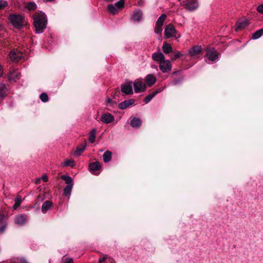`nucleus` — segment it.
I'll return each instance as SVG.
<instances>
[{"label":"nucleus","instance_id":"nucleus-1","mask_svg":"<svg viewBox=\"0 0 263 263\" xmlns=\"http://www.w3.org/2000/svg\"><path fill=\"white\" fill-rule=\"evenodd\" d=\"M47 20L46 15L42 12H37L33 15V24L36 33L43 32L46 27Z\"/></svg>","mask_w":263,"mask_h":263},{"label":"nucleus","instance_id":"nucleus-2","mask_svg":"<svg viewBox=\"0 0 263 263\" xmlns=\"http://www.w3.org/2000/svg\"><path fill=\"white\" fill-rule=\"evenodd\" d=\"M10 23L17 29L23 27L26 23L25 17L21 15L12 14L9 16Z\"/></svg>","mask_w":263,"mask_h":263},{"label":"nucleus","instance_id":"nucleus-3","mask_svg":"<svg viewBox=\"0 0 263 263\" xmlns=\"http://www.w3.org/2000/svg\"><path fill=\"white\" fill-rule=\"evenodd\" d=\"M182 5L187 10L192 11L198 8V3L197 0H186L183 3Z\"/></svg>","mask_w":263,"mask_h":263},{"label":"nucleus","instance_id":"nucleus-4","mask_svg":"<svg viewBox=\"0 0 263 263\" xmlns=\"http://www.w3.org/2000/svg\"><path fill=\"white\" fill-rule=\"evenodd\" d=\"M177 31L172 24L167 25L164 29V36L166 39L176 36Z\"/></svg>","mask_w":263,"mask_h":263},{"label":"nucleus","instance_id":"nucleus-5","mask_svg":"<svg viewBox=\"0 0 263 263\" xmlns=\"http://www.w3.org/2000/svg\"><path fill=\"white\" fill-rule=\"evenodd\" d=\"M134 88L135 92L140 93L145 91L146 89V84L141 80H137L134 83Z\"/></svg>","mask_w":263,"mask_h":263},{"label":"nucleus","instance_id":"nucleus-6","mask_svg":"<svg viewBox=\"0 0 263 263\" xmlns=\"http://www.w3.org/2000/svg\"><path fill=\"white\" fill-rule=\"evenodd\" d=\"M9 56L12 61L17 62L23 57V54L22 52L18 51L17 49H13L10 52Z\"/></svg>","mask_w":263,"mask_h":263},{"label":"nucleus","instance_id":"nucleus-7","mask_svg":"<svg viewBox=\"0 0 263 263\" xmlns=\"http://www.w3.org/2000/svg\"><path fill=\"white\" fill-rule=\"evenodd\" d=\"M172 65L169 60H163L159 63V68L163 73H166L171 70Z\"/></svg>","mask_w":263,"mask_h":263},{"label":"nucleus","instance_id":"nucleus-8","mask_svg":"<svg viewBox=\"0 0 263 263\" xmlns=\"http://www.w3.org/2000/svg\"><path fill=\"white\" fill-rule=\"evenodd\" d=\"M206 56L211 61H215L217 60L218 54L217 52L214 49H207Z\"/></svg>","mask_w":263,"mask_h":263},{"label":"nucleus","instance_id":"nucleus-9","mask_svg":"<svg viewBox=\"0 0 263 263\" xmlns=\"http://www.w3.org/2000/svg\"><path fill=\"white\" fill-rule=\"evenodd\" d=\"M114 117L110 113H105L102 115L101 121L105 124L111 123L114 120Z\"/></svg>","mask_w":263,"mask_h":263},{"label":"nucleus","instance_id":"nucleus-10","mask_svg":"<svg viewBox=\"0 0 263 263\" xmlns=\"http://www.w3.org/2000/svg\"><path fill=\"white\" fill-rule=\"evenodd\" d=\"M121 91L126 95H131L133 93L131 84H123L121 86Z\"/></svg>","mask_w":263,"mask_h":263},{"label":"nucleus","instance_id":"nucleus-11","mask_svg":"<svg viewBox=\"0 0 263 263\" xmlns=\"http://www.w3.org/2000/svg\"><path fill=\"white\" fill-rule=\"evenodd\" d=\"M135 101L134 99H129L127 100H125L119 104V108L120 109H124L126 108L129 107L130 105L134 104Z\"/></svg>","mask_w":263,"mask_h":263},{"label":"nucleus","instance_id":"nucleus-12","mask_svg":"<svg viewBox=\"0 0 263 263\" xmlns=\"http://www.w3.org/2000/svg\"><path fill=\"white\" fill-rule=\"evenodd\" d=\"M201 46H194L189 50V54L191 57H195L199 54L201 51Z\"/></svg>","mask_w":263,"mask_h":263},{"label":"nucleus","instance_id":"nucleus-13","mask_svg":"<svg viewBox=\"0 0 263 263\" xmlns=\"http://www.w3.org/2000/svg\"><path fill=\"white\" fill-rule=\"evenodd\" d=\"M20 79V73L14 69H11L8 75V79L10 81L15 82Z\"/></svg>","mask_w":263,"mask_h":263},{"label":"nucleus","instance_id":"nucleus-14","mask_svg":"<svg viewBox=\"0 0 263 263\" xmlns=\"http://www.w3.org/2000/svg\"><path fill=\"white\" fill-rule=\"evenodd\" d=\"M163 90V88H159L157 89L154 92L147 96L144 100V102L147 104L158 93L161 92Z\"/></svg>","mask_w":263,"mask_h":263},{"label":"nucleus","instance_id":"nucleus-15","mask_svg":"<svg viewBox=\"0 0 263 263\" xmlns=\"http://www.w3.org/2000/svg\"><path fill=\"white\" fill-rule=\"evenodd\" d=\"M145 81L148 86H152L156 82V78L152 74L147 75L145 78Z\"/></svg>","mask_w":263,"mask_h":263},{"label":"nucleus","instance_id":"nucleus-16","mask_svg":"<svg viewBox=\"0 0 263 263\" xmlns=\"http://www.w3.org/2000/svg\"><path fill=\"white\" fill-rule=\"evenodd\" d=\"M27 217L26 215H20L17 216L15 219V223L18 225L24 224L27 220Z\"/></svg>","mask_w":263,"mask_h":263},{"label":"nucleus","instance_id":"nucleus-17","mask_svg":"<svg viewBox=\"0 0 263 263\" xmlns=\"http://www.w3.org/2000/svg\"><path fill=\"white\" fill-rule=\"evenodd\" d=\"M86 146V142L84 141V142L78 146L77 148V149L74 153V155L76 156H79L81 154V153L85 150V147Z\"/></svg>","mask_w":263,"mask_h":263},{"label":"nucleus","instance_id":"nucleus-18","mask_svg":"<svg viewBox=\"0 0 263 263\" xmlns=\"http://www.w3.org/2000/svg\"><path fill=\"white\" fill-rule=\"evenodd\" d=\"M249 24V22L247 20H243L241 22H239L236 24V31H238L239 30L246 27Z\"/></svg>","mask_w":263,"mask_h":263},{"label":"nucleus","instance_id":"nucleus-19","mask_svg":"<svg viewBox=\"0 0 263 263\" xmlns=\"http://www.w3.org/2000/svg\"><path fill=\"white\" fill-rule=\"evenodd\" d=\"M52 202L51 201L47 200L45 201L42 206V212L45 213L52 206Z\"/></svg>","mask_w":263,"mask_h":263},{"label":"nucleus","instance_id":"nucleus-20","mask_svg":"<svg viewBox=\"0 0 263 263\" xmlns=\"http://www.w3.org/2000/svg\"><path fill=\"white\" fill-rule=\"evenodd\" d=\"M130 125L133 127L139 128L141 125V121L139 118L135 117L132 120Z\"/></svg>","mask_w":263,"mask_h":263},{"label":"nucleus","instance_id":"nucleus-21","mask_svg":"<svg viewBox=\"0 0 263 263\" xmlns=\"http://www.w3.org/2000/svg\"><path fill=\"white\" fill-rule=\"evenodd\" d=\"M152 57L155 61L159 62V63H160V61H162L164 60V55L160 52L154 53Z\"/></svg>","mask_w":263,"mask_h":263},{"label":"nucleus","instance_id":"nucleus-22","mask_svg":"<svg viewBox=\"0 0 263 263\" xmlns=\"http://www.w3.org/2000/svg\"><path fill=\"white\" fill-rule=\"evenodd\" d=\"M6 86L3 83H0V102L6 97Z\"/></svg>","mask_w":263,"mask_h":263},{"label":"nucleus","instance_id":"nucleus-23","mask_svg":"<svg viewBox=\"0 0 263 263\" xmlns=\"http://www.w3.org/2000/svg\"><path fill=\"white\" fill-rule=\"evenodd\" d=\"M142 16V13L140 10L135 11L133 15V19L134 21L139 22L141 20Z\"/></svg>","mask_w":263,"mask_h":263},{"label":"nucleus","instance_id":"nucleus-24","mask_svg":"<svg viewBox=\"0 0 263 263\" xmlns=\"http://www.w3.org/2000/svg\"><path fill=\"white\" fill-rule=\"evenodd\" d=\"M101 164L98 161H96L89 164V168L92 171H98L101 168Z\"/></svg>","mask_w":263,"mask_h":263},{"label":"nucleus","instance_id":"nucleus-25","mask_svg":"<svg viewBox=\"0 0 263 263\" xmlns=\"http://www.w3.org/2000/svg\"><path fill=\"white\" fill-rule=\"evenodd\" d=\"M112 153L109 151H106L103 155V159L104 162H108L111 159Z\"/></svg>","mask_w":263,"mask_h":263},{"label":"nucleus","instance_id":"nucleus-26","mask_svg":"<svg viewBox=\"0 0 263 263\" xmlns=\"http://www.w3.org/2000/svg\"><path fill=\"white\" fill-rule=\"evenodd\" d=\"M96 132V129L93 128L89 133V141L91 143L95 141Z\"/></svg>","mask_w":263,"mask_h":263},{"label":"nucleus","instance_id":"nucleus-27","mask_svg":"<svg viewBox=\"0 0 263 263\" xmlns=\"http://www.w3.org/2000/svg\"><path fill=\"white\" fill-rule=\"evenodd\" d=\"M109 12L112 14H116L118 13L119 10L113 4H110L107 7Z\"/></svg>","mask_w":263,"mask_h":263},{"label":"nucleus","instance_id":"nucleus-28","mask_svg":"<svg viewBox=\"0 0 263 263\" xmlns=\"http://www.w3.org/2000/svg\"><path fill=\"white\" fill-rule=\"evenodd\" d=\"M162 49H163V51L165 53H170L172 51V48L171 46L170 45V44H169L166 42L164 43L163 47H162Z\"/></svg>","mask_w":263,"mask_h":263},{"label":"nucleus","instance_id":"nucleus-29","mask_svg":"<svg viewBox=\"0 0 263 263\" xmlns=\"http://www.w3.org/2000/svg\"><path fill=\"white\" fill-rule=\"evenodd\" d=\"M263 35V28L257 30L252 35V38L254 40L258 39Z\"/></svg>","mask_w":263,"mask_h":263},{"label":"nucleus","instance_id":"nucleus-30","mask_svg":"<svg viewBox=\"0 0 263 263\" xmlns=\"http://www.w3.org/2000/svg\"><path fill=\"white\" fill-rule=\"evenodd\" d=\"M166 18V15L165 14H162L161 16L158 18L156 24L157 25H159V26H163L164 22Z\"/></svg>","mask_w":263,"mask_h":263},{"label":"nucleus","instance_id":"nucleus-31","mask_svg":"<svg viewBox=\"0 0 263 263\" xmlns=\"http://www.w3.org/2000/svg\"><path fill=\"white\" fill-rule=\"evenodd\" d=\"M15 203L13 206V209L16 210L21 204L22 199L20 196H17L14 199Z\"/></svg>","mask_w":263,"mask_h":263},{"label":"nucleus","instance_id":"nucleus-32","mask_svg":"<svg viewBox=\"0 0 263 263\" xmlns=\"http://www.w3.org/2000/svg\"><path fill=\"white\" fill-rule=\"evenodd\" d=\"M73 184L67 185L64 189V195L68 196L69 195L72 188Z\"/></svg>","mask_w":263,"mask_h":263},{"label":"nucleus","instance_id":"nucleus-33","mask_svg":"<svg viewBox=\"0 0 263 263\" xmlns=\"http://www.w3.org/2000/svg\"><path fill=\"white\" fill-rule=\"evenodd\" d=\"M62 179L64 180L65 181L66 184L68 185L73 184L72 183V179L71 177L68 176L62 175L61 176Z\"/></svg>","mask_w":263,"mask_h":263},{"label":"nucleus","instance_id":"nucleus-34","mask_svg":"<svg viewBox=\"0 0 263 263\" xmlns=\"http://www.w3.org/2000/svg\"><path fill=\"white\" fill-rule=\"evenodd\" d=\"M114 5L119 10H121L124 7V0H120L116 2Z\"/></svg>","mask_w":263,"mask_h":263},{"label":"nucleus","instance_id":"nucleus-35","mask_svg":"<svg viewBox=\"0 0 263 263\" xmlns=\"http://www.w3.org/2000/svg\"><path fill=\"white\" fill-rule=\"evenodd\" d=\"M26 8L29 10H34L36 9V5L33 2H29L27 4Z\"/></svg>","mask_w":263,"mask_h":263},{"label":"nucleus","instance_id":"nucleus-36","mask_svg":"<svg viewBox=\"0 0 263 263\" xmlns=\"http://www.w3.org/2000/svg\"><path fill=\"white\" fill-rule=\"evenodd\" d=\"M63 165L65 166H71L72 167L74 166V161L71 159H67L64 161Z\"/></svg>","mask_w":263,"mask_h":263},{"label":"nucleus","instance_id":"nucleus-37","mask_svg":"<svg viewBox=\"0 0 263 263\" xmlns=\"http://www.w3.org/2000/svg\"><path fill=\"white\" fill-rule=\"evenodd\" d=\"M40 98L42 101L43 102H46L48 100V96L47 93L45 92L41 93L40 95Z\"/></svg>","mask_w":263,"mask_h":263},{"label":"nucleus","instance_id":"nucleus-38","mask_svg":"<svg viewBox=\"0 0 263 263\" xmlns=\"http://www.w3.org/2000/svg\"><path fill=\"white\" fill-rule=\"evenodd\" d=\"M108 257V256L107 255H106V254L103 255L102 257H101L99 259L98 263H105V261L107 260Z\"/></svg>","mask_w":263,"mask_h":263},{"label":"nucleus","instance_id":"nucleus-39","mask_svg":"<svg viewBox=\"0 0 263 263\" xmlns=\"http://www.w3.org/2000/svg\"><path fill=\"white\" fill-rule=\"evenodd\" d=\"M162 26H159V25H157L156 24V26L155 27V32L157 34L161 33L162 31Z\"/></svg>","mask_w":263,"mask_h":263},{"label":"nucleus","instance_id":"nucleus-40","mask_svg":"<svg viewBox=\"0 0 263 263\" xmlns=\"http://www.w3.org/2000/svg\"><path fill=\"white\" fill-rule=\"evenodd\" d=\"M8 4L6 1L0 0V10L7 6Z\"/></svg>","mask_w":263,"mask_h":263},{"label":"nucleus","instance_id":"nucleus-41","mask_svg":"<svg viewBox=\"0 0 263 263\" xmlns=\"http://www.w3.org/2000/svg\"><path fill=\"white\" fill-rule=\"evenodd\" d=\"M257 11L260 13H263V4L259 5L257 7Z\"/></svg>","mask_w":263,"mask_h":263},{"label":"nucleus","instance_id":"nucleus-42","mask_svg":"<svg viewBox=\"0 0 263 263\" xmlns=\"http://www.w3.org/2000/svg\"><path fill=\"white\" fill-rule=\"evenodd\" d=\"M112 103V101L111 99L108 98L106 100V105H111Z\"/></svg>","mask_w":263,"mask_h":263},{"label":"nucleus","instance_id":"nucleus-43","mask_svg":"<svg viewBox=\"0 0 263 263\" xmlns=\"http://www.w3.org/2000/svg\"><path fill=\"white\" fill-rule=\"evenodd\" d=\"M6 228V224H3L2 226H0V232L3 233L5 231V230Z\"/></svg>","mask_w":263,"mask_h":263},{"label":"nucleus","instance_id":"nucleus-44","mask_svg":"<svg viewBox=\"0 0 263 263\" xmlns=\"http://www.w3.org/2000/svg\"><path fill=\"white\" fill-rule=\"evenodd\" d=\"M42 179H43V180L45 182H46L48 181V178L47 177V176L46 175H42Z\"/></svg>","mask_w":263,"mask_h":263},{"label":"nucleus","instance_id":"nucleus-45","mask_svg":"<svg viewBox=\"0 0 263 263\" xmlns=\"http://www.w3.org/2000/svg\"><path fill=\"white\" fill-rule=\"evenodd\" d=\"M64 263H73V261L72 258H66Z\"/></svg>","mask_w":263,"mask_h":263},{"label":"nucleus","instance_id":"nucleus-46","mask_svg":"<svg viewBox=\"0 0 263 263\" xmlns=\"http://www.w3.org/2000/svg\"><path fill=\"white\" fill-rule=\"evenodd\" d=\"M5 219V215L0 213V222H2Z\"/></svg>","mask_w":263,"mask_h":263},{"label":"nucleus","instance_id":"nucleus-47","mask_svg":"<svg viewBox=\"0 0 263 263\" xmlns=\"http://www.w3.org/2000/svg\"><path fill=\"white\" fill-rule=\"evenodd\" d=\"M107 261L109 263H115L114 260L112 258H111L110 257H109V256L108 257V259H107Z\"/></svg>","mask_w":263,"mask_h":263},{"label":"nucleus","instance_id":"nucleus-48","mask_svg":"<svg viewBox=\"0 0 263 263\" xmlns=\"http://www.w3.org/2000/svg\"><path fill=\"white\" fill-rule=\"evenodd\" d=\"M4 71L2 65L0 64V77H2L3 75Z\"/></svg>","mask_w":263,"mask_h":263},{"label":"nucleus","instance_id":"nucleus-49","mask_svg":"<svg viewBox=\"0 0 263 263\" xmlns=\"http://www.w3.org/2000/svg\"><path fill=\"white\" fill-rule=\"evenodd\" d=\"M180 53L179 52H177L175 54L174 58H172V60H176V59L180 57Z\"/></svg>","mask_w":263,"mask_h":263},{"label":"nucleus","instance_id":"nucleus-50","mask_svg":"<svg viewBox=\"0 0 263 263\" xmlns=\"http://www.w3.org/2000/svg\"><path fill=\"white\" fill-rule=\"evenodd\" d=\"M41 182V179L40 178H37L36 180H35V183L36 184H39Z\"/></svg>","mask_w":263,"mask_h":263},{"label":"nucleus","instance_id":"nucleus-51","mask_svg":"<svg viewBox=\"0 0 263 263\" xmlns=\"http://www.w3.org/2000/svg\"><path fill=\"white\" fill-rule=\"evenodd\" d=\"M138 3L140 6H142L143 4V2L142 0L139 1Z\"/></svg>","mask_w":263,"mask_h":263},{"label":"nucleus","instance_id":"nucleus-52","mask_svg":"<svg viewBox=\"0 0 263 263\" xmlns=\"http://www.w3.org/2000/svg\"><path fill=\"white\" fill-rule=\"evenodd\" d=\"M22 263H29L26 260H25V259H23L22 260Z\"/></svg>","mask_w":263,"mask_h":263},{"label":"nucleus","instance_id":"nucleus-53","mask_svg":"<svg viewBox=\"0 0 263 263\" xmlns=\"http://www.w3.org/2000/svg\"><path fill=\"white\" fill-rule=\"evenodd\" d=\"M47 2H53L54 0H46Z\"/></svg>","mask_w":263,"mask_h":263},{"label":"nucleus","instance_id":"nucleus-54","mask_svg":"<svg viewBox=\"0 0 263 263\" xmlns=\"http://www.w3.org/2000/svg\"><path fill=\"white\" fill-rule=\"evenodd\" d=\"M2 29V25L0 24V31Z\"/></svg>","mask_w":263,"mask_h":263},{"label":"nucleus","instance_id":"nucleus-55","mask_svg":"<svg viewBox=\"0 0 263 263\" xmlns=\"http://www.w3.org/2000/svg\"><path fill=\"white\" fill-rule=\"evenodd\" d=\"M180 36V34H178V37H179Z\"/></svg>","mask_w":263,"mask_h":263}]
</instances>
